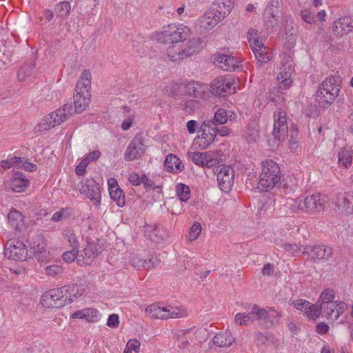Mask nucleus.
<instances>
[{
    "label": "nucleus",
    "mask_w": 353,
    "mask_h": 353,
    "mask_svg": "<svg viewBox=\"0 0 353 353\" xmlns=\"http://www.w3.org/2000/svg\"><path fill=\"white\" fill-rule=\"evenodd\" d=\"M164 166L169 172H181L183 169L181 161L174 154H169L165 160Z\"/></svg>",
    "instance_id": "32"
},
{
    "label": "nucleus",
    "mask_w": 353,
    "mask_h": 353,
    "mask_svg": "<svg viewBox=\"0 0 353 353\" xmlns=\"http://www.w3.org/2000/svg\"><path fill=\"white\" fill-rule=\"evenodd\" d=\"M235 115L232 112H227L225 109L219 108L214 113V118L210 121L214 122V125H223L228 122V121H232L234 119Z\"/></svg>",
    "instance_id": "34"
},
{
    "label": "nucleus",
    "mask_w": 353,
    "mask_h": 353,
    "mask_svg": "<svg viewBox=\"0 0 353 353\" xmlns=\"http://www.w3.org/2000/svg\"><path fill=\"white\" fill-rule=\"evenodd\" d=\"M340 82L339 76L332 75L319 85L315 95L316 107L325 108L334 102L340 90Z\"/></svg>",
    "instance_id": "2"
},
{
    "label": "nucleus",
    "mask_w": 353,
    "mask_h": 353,
    "mask_svg": "<svg viewBox=\"0 0 353 353\" xmlns=\"http://www.w3.org/2000/svg\"><path fill=\"white\" fill-rule=\"evenodd\" d=\"M267 315L266 310L259 308L256 305H254L249 313H237L234 316V322L237 325H248L253 323L255 320H262Z\"/></svg>",
    "instance_id": "16"
},
{
    "label": "nucleus",
    "mask_w": 353,
    "mask_h": 353,
    "mask_svg": "<svg viewBox=\"0 0 353 353\" xmlns=\"http://www.w3.org/2000/svg\"><path fill=\"white\" fill-rule=\"evenodd\" d=\"M335 293L332 289L324 290L320 295L319 299L317 302V306H324L334 301Z\"/></svg>",
    "instance_id": "42"
},
{
    "label": "nucleus",
    "mask_w": 353,
    "mask_h": 353,
    "mask_svg": "<svg viewBox=\"0 0 353 353\" xmlns=\"http://www.w3.org/2000/svg\"><path fill=\"white\" fill-rule=\"evenodd\" d=\"M70 215L71 210L68 208H64L54 212L51 217V220L54 222H59L66 219L70 216Z\"/></svg>",
    "instance_id": "48"
},
{
    "label": "nucleus",
    "mask_w": 353,
    "mask_h": 353,
    "mask_svg": "<svg viewBox=\"0 0 353 353\" xmlns=\"http://www.w3.org/2000/svg\"><path fill=\"white\" fill-rule=\"evenodd\" d=\"M128 180L133 185L137 186L141 184L142 176L140 177L137 173L132 172L129 174Z\"/></svg>",
    "instance_id": "57"
},
{
    "label": "nucleus",
    "mask_w": 353,
    "mask_h": 353,
    "mask_svg": "<svg viewBox=\"0 0 353 353\" xmlns=\"http://www.w3.org/2000/svg\"><path fill=\"white\" fill-rule=\"evenodd\" d=\"M233 83L232 77L219 76L212 82L210 91L216 96L225 97L230 93Z\"/></svg>",
    "instance_id": "17"
},
{
    "label": "nucleus",
    "mask_w": 353,
    "mask_h": 353,
    "mask_svg": "<svg viewBox=\"0 0 353 353\" xmlns=\"http://www.w3.org/2000/svg\"><path fill=\"white\" fill-rule=\"evenodd\" d=\"M78 252V249L74 248H72L71 251H66L63 254V259L67 263L72 262L75 259H77Z\"/></svg>",
    "instance_id": "54"
},
{
    "label": "nucleus",
    "mask_w": 353,
    "mask_h": 353,
    "mask_svg": "<svg viewBox=\"0 0 353 353\" xmlns=\"http://www.w3.org/2000/svg\"><path fill=\"white\" fill-rule=\"evenodd\" d=\"M81 192L93 201L97 205L101 203V191L99 185L93 179H88L82 185Z\"/></svg>",
    "instance_id": "22"
},
{
    "label": "nucleus",
    "mask_w": 353,
    "mask_h": 353,
    "mask_svg": "<svg viewBox=\"0 0 353 353\" xmlns=\"http://www.w3.org/2000/svg\"><path fill=\"white\" fill-rule=\"evenodd\" d=\"M140 345V342L137 339H132L128 341L125 347L131 351L134 350L137 352L139 350Z\"/></svg>",
    "instance_id": "58"
},
{
    "label": "nucleus",
    "mask_w": 353,
    "mask_h": 353,
    "mask_svg": "<svg viewBox=\"0 0 353 353\" xmlns=\"http://www.w3.org/2000/svg\"><path fill=\"white\" fill-rule=\"evenodd\" d=\"M58 15L59 17H67L70 11L71 6L68 1H61L57 5Z\"/></svg>",
    "instance_id": "52"
},
{
    "label": "nucleus",
    "mask_w": 353,
    "mask_h": 353,
    "mask_svg": "<svg viewBox=\"0 0 353 353\" xmlns=\"http://www.w3.org/2000/svg\"><path fill=\"white\" fill-rule=\"evenodd\" d=\"M5 256L16 261H25L28 256L26 246L21 241L10 240L6 244Z\"/></svg>",
    "instance_id": "15"
},
{
    "label": "nucleus",
    "mask_w": 353,
    "mask_h": 353,
    "mask_svg": "<svg viewBox=\"0 0 353 353\" xmlns=\"http://www.w3.org/2000/svg\"><path fill=\"white\" fill-rule=\"evenodd\" d=\"M338 165L340 168L347 169L352 163L353 151L350 147H344L337 154Z\"/></svg>",
    "instance_id": "29"
},
{
    "label": "nucleus",
    "mask_w": 353,
    "mask_h": 353,
    "mask_svg": "<svg viewBox=\"0 0 353 353\" xmlns=\"http://www.w3.org/2000/svg\"><path fill=\"white\" fill-rule=\"evenodd\" d=\"M273 136L277 140L278 144L288 136L286 113L281 108L277 109L274 113Z\"/></svg>",
    "instance_id": "11"
},
{
    "label": "nucleus",
    "mask_w": 353,
    "mask_h": 353,
    "mask_svg": "<svg viewBox=\"0 0 353 353\" xmlns=\"http://www.w3.org/2000/svg\"><path fill=\"white\" fill-rule=\"evenodd\" d=\"M219 67L225 71H234L237 68V61L234 57L227 54H220L216 59Z\"/></svg>",
    "instance_id": "31"
},
{
    "label": "nucleus",
    "mask_w": 353,
    "mask_h": 353,
    "mask_svg": "<svg viewBox=\"0 0 353 353\" xmlns=\"http://www.w3.org/2000/svg\"><path fill=\"white\" fill-rule=\"evenodd\" d=\"M145 148L146 146L143 143L142 138L139 136L134 137L125 151V160L127 161H132L139 159L145 152Z\"/></svg>",
    "instance_id": "18"
},
{
    "label": "nucleus",
    "mask_w": 353,
    "mask_h": 353,
    "mask_svg": "<svg viewBox=\"0 0 353 353\" xmlns=\"http://www.w3.org/2000/svg\"><path fill=\"white\" fill-rule=\"evenodd\" d=\"M276 245L279 246L283 248L285 251L288 252L289 253L292 254L294 256L298 255L299 253H307L309 252V248H303L301 246H299L298 245L295 243H283L281 240L279 241L278 243H276Z\"/></svg>",
    "instance_id": "38"
},
{
    "label": "nucleus",
    "mask_w": 353,
    "mask_h": 353,
    "mask_svg": "<svg viewBox=\"0 0 353 353\" xmlns=\"http://www.w3.org/2000/svg\"><path fill=\"white\" fill-rule=\"evenodd\" d=\"M146 314L154 319H178L188 316V311L182 306H172L168 305L161 307L157 304H152L146 307Z\"/></svg>",
    "instance_id": "5"
},
{
    "label": "nucleus",
    "mask_w": 353,
    "mask_h": 353,
    "mask_svg": "<svg viewBox=\"0 0 353 353\" xmlns=\"http://www.w3.org/2000/svg\"><path fill=\"white\" fill-rule=\"evenodd\" d=\"M190 29L181 23H171L165 26L161 31L155 32L153 38L161 43L171 45L167 48L166 54L172 62L181 61L198 53L202 48L201 39L196 37L190 39Z\"/></svg>",
    "instance_id": "1"
},
{
    "label": "nucleus",
    "mask_w": 353,
    "mask_h": 353,
    "mask_svg": "<svg viewBox=\"0 0 353 353\" xmlns=\"http://www.w3.org/2000/svg\"><path fill=\"white\" fill-rule=\"evenodd\" d=\"M285 213L302 212L301 197L297 199L288 198L283 204Z\"/></svg>",
    "instance_id": "36"
},
{
    "label": "nucleus",
    "mask_w": 353,
    "mask_h": 353,
    "mask_svg": "<svg viewBox=\"0 0 353 353\" xmlns=\"http://www.w3.org/2000/svg\"><path fill=\"white\" fill-rule=\"evenodd\" d=\"M353 30V19L350 17H343L336 21L333 26V31L337 35L348 34Z\"/></svg>",
    "instance_id": "25"
},
{
    "label": "nucleus",
    "mask_w": 353,
    "mask_h": 353,
    "mask_svg": "<svg viewBox=\"0 0 353 353\" xmlns=\"http://www.w3.org/2000/svg\"><path fill=\"white\" fill-rule=\"evenodd\" d=\"M90 73L83 72L77 83L74 95V105L77 113H81L88 106L90 101Z\"/></svg>",
    "instance_id": "4"
},
{
    "label": "nucleus",
    "mask_w": 353,
    "mask_h": 353,
    "mask_svg": "<svg viewBox=\"0 0 353 353\" xmlns=\"http://www.w3.org/2000/svg\"><path fill=\"white\" fill-rule=\"evenodd\" d=\"M72 319H85L88 322L98 321V311L93 308H85L74 312L71 315Z\"/></svg>",
    "instance_id": "33"
},
{
    "label": "nucleus",
    "mask_w": 353,
    "mask_h": 353,
    "mask_svg": "<svg viewBox=\"0 0 353 353\" xmlns=\"http://www.w3.org/2000/svg\"><path fill=\"white\" fill-rule=\"evenodd\" d=\"M201 104L196 99H189L181 104V108L186 113L191 114L200 110Z\"/></svg>",
    "instance_id": "44"
},
{
    "label": "nucleus",
    "mask_w": 353,
    "mask_h": 353,
    "mask_svg": "<svg viewBox=\"0 0 353 353\" xmlns=\"http://www.w3.org/2000/svg\"><path fill=\"white\" fill-rule=\"evenodd\" d=\"M220 189L224 192H228L234 183V173L233 169L227 165H221L214 169Z\"/></svg>",
    "instance_id": "13"
},
{
    "label": "nucleus",
    "mask_w": 353,
    "mask_h": 353,
    "mask_svg": "<svg viewBox=\"0 0 353 353\" xmlns=\"http://www.w3.org/2000/svg\"><path fill=\"white\" fill-rule=\"evenodd\" d=\"M334 210L340 214L350 215L353 214V192L338 195L332 201Z\"/></svg>",
    "instance_id": "14"
},
{
    "label": "nucleus",
    "mask_w": 353,
    "mask_h": 353,
    "mask_svg": "<svg viewBox=\"0 0 353 353\" xmlns=\"http://www.w3.org/2000/svg\"><path fill=\"white\" fill-rule=\"evenodd\" d=\"M108 191L110 198L119 207H123L125 204V194L123 190L119 186L117 181L114 178L108 179Z\"/></svg>",
    "instance_id": "23"
},
{
    "label": "nucleus",
    "mask_w": 353,
    "mask_h": 353,
    "mask_svg": "<svg viewBox=\"0 0 353 353\" xmlns=\"http://www.w3.org/2000/svg\"><path fill=\"white\" fill-rule=\"evenodd\" d=\"M266 316L263 318L262 320H267L271 325L275 323H279V319L281 316V314L279 311L276 310L273 307H270L268 310H266Z\"/></svg>",
    "instance_id": "47"
},
{
    "label": "nucleus",
    "mask_w": 353,
    "mask_h": 353,
    "mask_svg": "<svg viewBox=\"0 0 353 353\" xmlns=\"http://www.w3.org/2000/svg\"><path fill=\"white\" fill-rule=\"evenodd\" d=\"M318 307L319 308L320 313L322 312L323 316H325L332 321H336L334 317L336 315L335 312L336 307V301L324 306H318Z\"/></svg>",
    "instance_id": "43"
},
{
    "label": "nucleus",
    "mask_w": 353,
    "mask_h": 353,
    "mask_svg": "<svg viewBox=\"0 0 353 353\" xmlns=\"http://www.w3.org/2000/svg\"><path fill=\"white\" fill-rule=\"evenodd\" d=\"M301 15L302 19L307 23L312 24V23H315V21H316L315 16L310 10H302L301 12Z\"/></svg>",
    "instance_id": "55"
},
{
    "label": "nucleus",
    "mask_w": 353,
    "mask_h": 353,
    "mask_svg": "<svg viewBox=\"0 0 353 353\" xmlns=\"http://www.w3.org/2000/svg\"><path fill=\"white\" fill-rule=\"evenodd\" d=\"M279 70L280 71L277 76L279 87L281 90H287L292 83L291 76L294 71V68L292 61L288 59L285 63H283Z\"/></svg>",
    "instance_id": "20"
},
{
    "label": "nucleus",
    "mask_w": 353,
    "mask_h": 353,
    "mask_svg": "<svg viewBox=\"0 0 353 353\" xmlns=\"http://www.w3.org/2000/svg\"><path fill=\"white\" fill-rule=\"evenodd\" d=\"M208 90V86L205 84L201 83L197 81L189 82L185 85V92L190 95L194 96L195 98H203Z\"/></svg>",
    "instance_id": "27"
},
{
    "label": "nucleus",
    "mask_w": 353,
    "mask_h": 353,
    "mask_svg": "<svg viewBox=\"0 0 353 353\" xmlns=\"http://www.w3.org/2000/svg\"><path fill=\"white\" fill-rule=\"evenodd\" d=\"M34 65L33 63L25 64L21 66L18 71V79L21 81H25L34 73Z\"/></svg>",
    "instance_id": "45"
},
{
    "label": "nucleus",
    "mask_w": 353,
    "mask_h": 353,
    "mask_svg": "<svg viewBox=\"0 0 353 353\" xmlns=\"http://www.w3.org/2000/svg\"><path fill=\"white\" fill-rule=\"evenodd\" d=\"M234 339L231 333L229 332H220L216 334L213 339L214 343L221 347H227L230 346Z\"/></svg>",
    "instance_id": "35"
},
{
    "label": "nucleus",
    "mask_w": 353,
    "mask_h": 353,
    "mask_svg": "<svg viewBox=\"0 0 353 353\" xmlns=\"http://www.w3.org/2000/svg\"><path fill=\"white\" fill-rule=\"evenodd\" d=\"M189 158L194 163L201 167L211 168L219 163V160L210 152H189Z\"/></svg>",
    "instance_id": "19"
},
{
    "label": "nucleus",
    "mask_w": 353,
    "mask_h": 353,
    "mask_svg": "<svg viewBox=\"0 0 353 353\" xmlns=\"http://www.w3.org/2000/svg\"><path fill=\"white\" fill-rule=\"evenodd\" d=\"M259 137V129L256 123L248 125L243 133V137L248 143L256 142Z\"/></svg>",
    "instance_id": "39"
},
{
    "label": "nucleus",
    "mask_w": 353,
    "mask_h": 353,
    "mask_svg": "<svg viewBox=\"0 0 353 353\" xmlns=\"http://www.w3.org/2000/svg\"><path fill=\"white\" fill-rule=\"evenodd\" d=\"M232 8L231 0H216L211 7L213 12H215L223 19L230 13Z\"/></svg>",
    "instance_id": "28"
},
{
    "label": "nucleus",
    "mask_w": 353,
    "mask_h": 353,
    "mask_svg": "<svg viewBox=\"0 0 353 353\" xmlns=\"http://www.w3.org/2000/svg\"><path fill=\"white\" fill-rule=\"evenodd\" d=\"M293 304L296 310L303 312L311 319H316L320 315V310L318 306L311 304L307 301L299 299L294 301Z\"/></svg>",
    "instance_id": "24"
},
{
    "label": "nucleus",
    "mask_w": 353,
    "mask_h": 353,
    "mask_svg": "<svg viewBox=\"0 0 353 353\" xmlns=\"http://www.w3.org/2000/svg\"><path fill=\"white\" fill-rule=\"evenodd\" d=\"M222 20L219 14L210 9L199 18V23L204 29L210 30Z\"/></svg>",
    "instance_id": "26"
},
{
    "label": "nucleus",
    "mask_w": 353,
    "mask_h": 353,
    "mask_svg": "<svg viewBox=\"0 0 353 353\" xmlns=\"http://www.w3.org/2000/svg\"><path fill=\"white\" fill-rule=\"evenodd\" d=\"M101 153L99 150H94L93 152H90L87 156L86 157L88 159V160L92 162V161H95L99 159V158L100 157Z\"/></svg>",
    "instance_id": "64"
},
{
    "label": "nucleus",
    "mask_w": 353,
    "mask_h": 353,
    "mask_svg": "<svg viewBox=\"0 0 353 353\" xmlns=\"http://www.w3.org/2000/svg\"><path fill=\"white\" fill-rule=\"evenodd\" d=\"M215 128L216 129H214V130L216 131V135L219 134L221 137H228L231 132L230 129L227 126H221L220 128H219L215 125Z\"/></svg>",
    "instance_id": "61"
},
{
    "label": "nucleus",
    "mask_w": 353,
    "mask_h": 353,
    "mask_svg": "<svg viewBox=\"0 0 353 353\" xmlns=\"http://www.w3.org/2000/svg\"><path fill=\"white\" fill-rule=\"evenodd\" d=\"M201 232V225L199 222H194L190 229L188 240L192 241L196 240Z\"/></svg>",
    "instance_id": "51"
},
{
    "label": "nucleus",
    "mask_w": 353,
    "mask_h": 353,
    "mask_svg": "<svg viewBox=\"0 0 353 353\" xmlns=\"http://www.w3.org/2000/svg\"><path fill=\"white\" fill-rule=\"evenodd\" d=\"M336 315L334 316L336 321L339 317L347 310V305L343 301H336Z\"/></svg>",
    "instance_id": "56"
},
{
    "label": "nucleus",
    "mask_w": 353,
    "mask_h": 353,
    "mask_svg": "<svg viewBox=\"0 0 353 353\" xmlns=\"http://www.w3.org/2000/svg\"><path fill=\"white\" fill-rule=\"evenodd\" d=\"M176 193L181 201H186L190 198V190L188 186L179 184L176 188Z\"/></svg>",
    "instance_id": "49"
},
{
    "label": "nucleus",
    "mask_w": 353,
    "mask_h": 353,
    "mask_svg": "<svg viewBox=\"0 0 353 353\" xmlns=\"http://www.w3.org/2000/svg\"><path fill=\"white\" fill-rule=\"evenodd\" d=\"M32 249L34 253H45L46 252V243L41 236H37L34 241Z\"/></svg>",
    "instance_id": "50"
},
{
    "label": "nucleus",
    "mask_w": 353,
    "mask_h": 353,
    "mask_svg": "<svg viewBox=\"0 0 353 353\" xmlns=\"http://www.w3.org/2000/svg\"><path fill=\"white\" fill-rule=\"evenodd\" d=\"M72 106L65 104L62 108H58L44 118L37 126L38 132L46 131L53 128L56 125L67 121L72 114Z\"/></svg>",
    "instance_id": "6"
},
{
    "label": "nucleus",
    "mask_w": 353,
    "mask_h": 353,
    "mask_svg": "<svg viewBox=\"0 0 353 353\" xmlns=\"http://www.w3.org/2000/svg\"><path fill=\"white\" fill-rule=\"evenodd\" d=\"M281 177V172L278 163L272 160L264 161L261 165L258 188L261 191H268L278 187Z\"/></svg>",
    "instance_id": "3"
},
{
    "label": "nucleus",
    "mask_w": 353,
    "mask_h": 353,
    "mask_svg": "<svg viewBox=\"0 0 353 353\" xmlns=\"http://www.w3.org/2000/svg\"><path fill=\"white\" fill-rule=\"evenodd\" d=\"M214 129L216 128L214 121H209V119L204 121L199 131V132H201V134L194 139V145H198L201 150L208 148L216 137V131Z\"/></svg>",
    "instance_id": "9"
},
{
    "label": "nucleus",
    "mask_w": 353,
    "mask_h": 353,
    "mask_svg": "<svg viewBox=\"0 0 353 353\" xmlns=\"http://www.w3.org/2000/svg\"><path fill=\"white\" fill-rule=\"evenodd\" d=\"M97 247L94 242H88L85 248L79 253L78 263L80 265H90L99 253Z\"/></svg>",
    "instance_id": "21"
},
{
    "label": "nucleus",
    "mask_w": 353,
    "mask_h": 353,
    "mask_svg": "<svg viewBox=\"0 0 353 353\" xmlns=\"http://www.w3.org/2000/svg\"><path fill=\"white\" fill-rule=\"evenodd\" d=\"M282 15V10L279 0H269L263 12V21L267 28L278 25Z\"/></svg>",
    "instance_id": "12"
},
{
    "label": "nucleus",
    "mask_w": 353,
    "mask_h": 353,
    "mask_svg": "<svg viewBox=\"0 0 353 353\" xmlns=\"http://www.w3.org/2000/svg\"><path fill=\"white\" fill-rule=\"evenodd\" d=\"M62 236L64 238V239L68 242V243L72 248H79V243L77 239V236L76 235L74 231L72 229L69 228L63 229L62 231Z\"/></svg>",
    "instance_id": "41"
},
{
    "label": "nucleus",
    "mask_w": 353,
    "mask_h": 353,
    "mask_svg": "<svg viewBox=\"0 0 353 353\" xmlns=\"http://www.w3.org/2000/svg\"><path fill=\"white\" fill-rule=\"evenodd\" d=\"M19 168H22L29 172H32L37 169V165L34 163L28 162L24 159H22L21 163H20Z\"/></svg>",
    "instance_id": "60"
},
{
    "label": "nucleus",
    "mask_w": 353,
    "mask_h": 353,
    "mask_svg": "<svg viewBox=\"0 0 353 353\" xmlns=\"http://www.w3.org/2000/svg\"><path fill=\"white\" fill-rule=\"evenodd\" d=\"M141 184H143L147 190H152L156 188L154 182L148 179L145 174L142 175ZM157 188H159V186H157Z\"/></svg>",
    "instance_id": "59"
},
{
    "label": "nucleus",
    "mask_w": 353,
    "mask_h": 353,
    "mask_svg": "<svg viewBox=\"0 0 353 353\" xmlns=\"http://www.w3.org/2000/svg\"><path fill=\"white\" fill-rule=\"evenodd\" d=\"M107 325L110 327H117L119 325V317L117 314H112L110 315Z\"/></svg>",
    "instance_id": "62"
},
{
    "label": "nucleus",
    "mask_w": 353,
    "mask_h": 353,
    "mask_svg": "<svg viewBox=\"0 0 353 353\" xmlns=\"http://www.w3.org/2000/svg\"><path fill=\"white\" fill-rule=\"evenodd\" d=\"M267 340V336L263 333L260 332L256 333V342L258 345L265 344Z\"/></svg>",
    "instance_id": "63"
},
{
    "label": "nucleus",
    "mask_w": 353,
    "mask_h": 353,
    "mask_svg": "<svg viewBox=\"0 0 353 353\" xmlns=\"http://www.w3.org/2000/svg\"><path fill=\"white\" fill-rule=\"evenodd\" d=\"M62 288H66L68 301L70 300V299H72V302L74 301V298H77L81 296L85 291V288L83 285L81 284H71L63 286Z\"/></svg>",
    "instance_id": "40"
},
{
    "label": "nucleus",
    "mask_w": 353,
    "mask_h": 353,
    "mask_svg": "<svg viewBox=\"0 0 353 353\" xmlns=\"http://www.w3.org/2000/svg\"><path fill=\"white\" fill-rule=\"evenodd\" d=\"M302 212L316 214L323 210L328 199L325 195L320 194L301 197Z\"/></svg>",
    "instance_id": "10"
},
{
    "label": "nucleus",
    "mask_w": 353,
    "mask_h": 353,
    "mask_svg": "<svg viewBox=\"0 0 353 353\" xmlns=\"http://www.w3.org/2000/svg\"><path fill=\"white\" fill-rule=\"evenodd\" d=\"M72 302L68 301L65 288H54L45 292L41 299V303L45 307L59 308Z\"/></svg>",
    "instance_id": "7"
},
{
    "label": "nucleus",
    "mask_w": 353,
    "mask_h": 353,
    "mask_svg": "<svg viewBox=\"0 0 353 353\" xmlns=\"http://www.w3.org/2000/svg\"><path fill=\"white\" fill-rule=\"evenodd\" d=\"M29 185V181L24 178L14 177L11 181V188L17 192H23Z\"/></svg>",
    "instance_id": "46"
},
{
    "label": "nucleus",
    "mask_w": 353,
    "mask_h": 353,
    "mask_svg": "<svg viewBox=\"0 0 353 353\" xmlns=\"http://www.w3.org/2000/svg\"><path fill=\"white\" fill-rule=\"evenodd\" d=\"M46 273L48 276L55 277L63 273V268L58 265H51L46 268Z\"/></svg>",
    "instance_id": "53"
},
{
    "label": "nucleus",
    "mask_w": 353,
    "mask_h": 353,
    "mask_svg": "<svg viewBox=\"0 0 353 353\" xmlns=\"http://www.w3.org/2000/svg\"><path fill=\"white\" fill-rule=\"evenodd\" d=\"M308 253L312 259L327 260L332 254V250L330 247L316 245L310 248Z\"/></svg>",
    "instance_id": "30"
},
{
    "label": "nucleus",
    "mask_w": 353,
    "mask_h": 353,
    "mask_svg": "<svg viewBox=\"0 0 353 353\" xmlns=\"http://www.w3.org/2000/svg\"><path fill=\"white\" fill-rule=\"evenodd\" d=\"M8 219L10 225L12 228L17 230H21L23 224V215L19 211L15 210H11L8 214Z\"/></svg>",
    "instance_id": "37"
},
{
    "label": "nucleus",
    "mask_w": 353,
    "mask_h": 353,
    "mask_svg": "<svg viewBox=\"0 0 353 353\" xmlns=\"http://www.w3.org/2000/svg\"><path fill=\"white\" fill-rule=\"evenodd\" d=\"M247 37L251 49L258 62L261 63L268 62L272 58L271 53L268 51L263 42L259 39L257 31L253 29L250 30L248 32Z\"/></svg>",
    "instance_id": "8"
}]
</instances>
